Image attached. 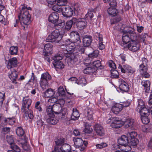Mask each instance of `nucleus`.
<instances>
[{
  "label": "nucleus",
  "mask_w": 152,
  "mask_h": 152,
  "mask_svg": "<svg viewBox=\"0 0 152 152\" xmlns=\"http://www.w3.org/2000/svg\"><path fill=\"white\" fill-rule=\"evenodd\" d=\"M79 44L77 42L71 41L69 39L66 40L61 46V48L63 49L62 55L71 60L73 59L74 58V52L79 47Z\"/></svg>",
  "instance_id": "1"
},
{
  "label": "nucleus",
  "mask_w": 152,
  "mask_h": 152,
  "mask_svg": "<svg viewBox=\"0 0 152 152\" xmlns=\"http://www.w3.org/2000/svg\"><path fill=\"white\" fill-rule=\"evenodd\" d=\"M46 113L48 118L47 119V122L49 124L53 125L56 124L58 120L55 117L54 113L58 115L60 119L64 118L66 113V109H63L60 112L59 110H53L52 106H48L46 108Z\"/></svg>",
  "instance_id": "2"
},
{
  "label": "nucleus",
  "mask_w": 152,
  "mask_h": 152,
  "mask_svg": "<svg viewBox=\"0 0 152 152\" xmlns=\"http://www.w3.org/2000/svg\"><path fill=\"white\" fill-rule=\"evenodd\" d=\"M20 8L21 10L18 16V18L21 25L25 29V28L27 27L31 22V15L29 13L28 10H31V8L30 7H27L26 5H21Z\"/></svg>",
  "instance_id": "3"
},
{
  "label": "nucleus",
  "mask_w": 152,
  "mask_h": 152,
  "mask_svg": "<svg viewBox=\"0 0 152 152\" xmlns=\"http://www.w3.org/2000/svg\"><path fill=\"white\" fill-rule=\"evenodd\" d=\"M31 103V99L29 97H23L21 103V110L24 113V118L26 120L31 119L33 118L32 111L29 109Z\"/></svg>",
  "instance_id": "4"
},
{
  "label": "nucleus",
  "mask_w": 152,
  "mask_h": 152,
  "mask_svg": "<svg viewBox=\"0 0 152 152\" xmlns=\"http://www.w3.org/2000/svg\"><path fill=\"white\" fill-rule=\"evenodd\" d=\"M130 37L131 41L127 45L128 48L133 52L137 51L139 49L140 46L137 34L135 32H132L130 34Z\"/></svg>",
  "instance_id": "5"
},
{
  "label": "nucleus",
  "mask_w": 152,
  "mask_h": 152,
  "mask_svg": "<svg viewBox=\"0 0 152 152\" xmlns=\"http://www.w3.org/2000/svg\"><path fill=\"white\" fill-rule=\"evenodd\" d=\"M80 10L79 7L77 5L75 6L74 11L72 8L69 6L63 7L61 12L64 17L68 18L72 15H77Z\"/></svg>",
  "instance_id": "6"
},
{
  "label": "nucleus",
  "mask_w": 152,
  "mask_h": 152,
  "mask_svg": "<svg viewBox=\"0 0 152 152\" xmlns=\"http://www.w3.org/2000/svg\"><path fill=\"white\" fill-rule=\"evenodd\" d=\"M62 37L63 35L60 33L59 31L56 29L48 36L46 41L47 42H55L58 43L61 40Z\"/></svg>",
  "instance_id": "7"
},
{
  "label": "nucleus",
  "mask_w": 152,
  "mask_h": 152,
  "mask_svg": "<svg viewBox=\"0 0 152 152\" xmlns=\"http://www.w3.org/2000/svg\"><path fill=\"white\" fill-rule=\"evenodd\" d=\"M104 3H108L110 6L107 10L109 15L112 16L117 15L118 11L116 8L117 3L115 0H103Z\"/></svg>",
  "instance_id": "8"
},
{
  "label": "nucleus",
  "mask_w": 152,
  "mask_h": 152,
  "mask_svg": "<svg viewBox=\"0 0 152 152\" xmlns=\"http://www.w3.org/2000/svg\"><path fill=\"white\" fill-rule=\"evenodd\" d=\"M51 79V77L48 73L46 72L42 74L41 76L39 84L42 89H45L49 86L48 81Z\"/></svg>",
  "instance_id": "9"
},
{
  "label": "nucleus",
  "mask_w": 152,
  "mask_h": 152,
  "mask_svg": "<svg viewBox=\"0 0 152 152\" xmlns=\"http://www.w3.org/2000/svg\"><path fill=\"white\" fill-rule=\"evenodd\" d=\"M63 56L62 54H57L53 57L54 61L53 63L56 68L61 69L64 67V64L60 61L63 59Z\"/></svg>",
  "instance_id": "10"
},
{
  "label": "nucleus",
  "mask_w": 152,
  "mask_h": 152,
  "mask_svg": "<svg viewBox=\"0 0 152 152\" xmlns=\"http://www.w3.org/2000/svg\"><path fill=\"white\" fill-rule=\"evenodd\" d=\"M106 122L108 124L112 120V122L111 124V126L113 128H118L121 127L124 124L123 120L118 118H109Z\"/></svg>",
  "instance_id": "11"
},
{
  "label": "nucleus",
  "mask_w": 152,
  "mask_h": 152,
  "mask_svg": "<svg viewBox=\"0 0 152 152\" xmlns=\"http://www.w3.org/2000/svg\"><path fill=\"white\" fill-rule=\"evenodd\" d=\"M118 82L119 84V88L116 89L118 92L124 93L129 91V87L126 81L122 79H119Z\"/></svg>",
  "instance_id": "12"
},
{
  "label": "nucleus",
  "mask_w": 152,
  "mask_h": 152,
  "mask_svg": "<svg viewBox=\"0 0 152 152\" xmlns=\"http://www.w3.org/2000/svg\"><path fill=\"white\" fill-rule=\"evenodd\" d=\"M119 69H120L122 72L125 73H128L129 75H132L135 71V69L132 68L131 66L127 64H123L121 65H119L118 67Z\"/></svg>",
  "instance_id": "13"
},
{
  "label": "nucleus",
  "mask_w": 152,
  "mask_h": 152,
  "mask_svg": "<svg viewBox=\"0 0 152 152\" xmlns=\"http://www.w3.org/2000/svg\"><path fill=\"white\" fill-rule=\"evenodd\" d=\"M7 141L10 145L11 148L15 152H20L19 147L14 143L13 136L12 135H7L6 137Z\"/></svg>",
  "instance_id": "14"
},
{
  "label": "nucleus",
  "mask_w": 152,
  "mask_h": 152,
  "mask_svg": "<svg viewBox=\"0 0 152 152\" xmlns=\"http://www.w3.org/2000/svg\"><path fill=\"white\" fill-rule=\"evenodd\" d=\"M71 151V147L67 144H64L60 148L55 147L52 152H70Z\"/></svg>",
  "instance_id": "15"
},
{
  "label": "nucleus",
  "mask_w": 152,
  "mask_h": 152,
  "mask_svg": "<svg viewBox=\"0 0 152 152\" xmlns=\"http://www.w3.org/2000/svg\"><path fill=\"white\" fill-rule=\"evenodd\" d=\"M145 111L140 112L139 113L141 115V118L142 122L145 124H147L150 122V119L148 116L150 114L149 109H145Z\"/></svg>",
  "instance_id": "16"
},
{
  "label": "nucleus",
  "mask_w": 152,
  "mask_h": 152,
  "mask_svg": "<svg viewBox=\"0 0 152 152\" xmlns=\"http://www.w3.org/2000/svg\"><path fill=\"white\" fill-rule=\"evenodd\" d=\"M76 18H73L72 20H68L65 23L64 27L62 28V31H63L62 34H64L67 31H69L72 26V25L76 23Z\"/></svg>",
  "instance_id": "17"
},
{
  "label": "nucleus",
  "mask_w": 152,
  "mask_h": 152,
  "mask_svg": "<svg viewBox=\"0 0 152 152\" xmlns=\"http://www.w3.org/2000/svg\"><path fill=\"white\" fill-rule=\"evenodd\" d=\"M57 98L52 97L49 99L48 100V106H53V110H54L60 111L61 110V107H59V105H56V104H54L55 103L57 102Z\"/></svg>",
  "instance_id": "18"
},
{
  "label": "nucleus",
  "mask_w": 152,
  "mask_h": 152,
  "mask_svg": "<svg viewBox=\"0 0 152 152\" xmlns=\"http://www.w3.org/2000/svg\"><path fill=\"white\" fill-rule=\"evenodd\" d=\"M124 122V126L126 128H129L131 129H134V120L133 119L128 118L126 119L125 120H123Z\"/></svg>",
  "instance_id": "19"
},
{
  "label": "nucleus",
  "mask_w": 152,
  "mask_h": 152,
  "mask_svg": "<svg viewBox=\"0 0 152 152\" xmlns=\"http://www.w3.org/2000/svg\"><path fill=\"white\" fill-rule=\"evenodd\" d=\"M129 30L126 31L124 30L123 31V35L122 36V40L123 43L126 44L129 42H130L131 40L130 34L132 32H135L132 31V32L129 31Z\"/></svg>",
  "instance_id": "20"
},
{
  "label": "nucleus",
  "mask_w": 152,
  "mask_h": 152,
  "mask_svg": "<svg viewBox=\"0 0 152 152\" xmlns=\"http://www.w3.org/2000/svg\"><path fill=\"white\" fill-rule=\"evenodd\" d=\"M10 69L11 70L8 73V77L12 81V83L16 84L17 82L16 81V80L17 79L18 76L17 72L15 69Z\"/></svg>",
  "instance_id": "21"
},
{
  "label": "nucleus",
  "mask_w": 152,
  "mask_h": 152,
  "mask_svg": "<svg viewBox=\"0 0 152 152\" xmlns=\"http://www.w3.org/2000/svg\"><path fill=\"white\" fill-rule=\"evenodd\" d=\"M76 21L75 23L80 29L83 28L88 24L85 18H80L78 19L76 18Z\"/></svg>",
  "instance_id": "22"
},
{
  "label": "nucleus",
  "mask_w": 152,
  "mask_h": 152,
  "mask_svg": "<svg viewBox=\"0 0 152 152\" xmlns=\"http://www.w3.org/2000/svg\"><path fill=\"white\" fill-rule=\"evenodd\" d=\"M137 102H138L137 107V110L139 113L145 111V109H149L148 107H146L145 106L144 102L141 99H138Z\"/></svg>",
  "instance_id": "23"
},
{
  "label": "nucleus",
  "mask_w": 152,
  "mask_h": 152,
  "mask_svg": "<svg viewBox=\"0 0 152 152\" xmlns=\"http://www.w3.org/2000/svg\"><path fill=\"white\" fill-rule=\"evenodd\" d=\"M18 64V61L16 58L14 57L9 60L7 65L8 69H12V67H16Z\"/></svg>",
  "instance_id": "24"
},
{
  "label": "nucleus",
  "mask_w": 152,
  "mask_h": 152,
  "mask_svg": "<svg viewBox=\"0 0 152 152\" xmlns=\"http://www.w3.org/2000/svg\"><path fill=\"white\" fill-rule=\"evenodd\" d=\"M140 74L146 78H148L149 77V74L147 72V67L140 65L139 69Z\"/></svg>",
  "instance_id": "25"
},
{
  "label": "nucleus",
  "mask_w": 152,
  "mask_h": 152,
  "mask_svg": "<svg viewBox=\"0 0 152 152\" xmlns=\"http://www.w3.org/2000/svg\"><path fill=\"white\" fill-rule=\"evenodd\" d=\"M73 140L75 147L76 148H79L80 149V148L83 145V140L81 138L77 136L75 137Z\"/></svg>",
  "instance_id": "26"
},
{
  "label": "nucleus",
  "mask_w": 152,
  "mask_h": 152,
  "mask_svg": "<svg viewBox=\"0 0 152 152\" xmlns=\"http://www.w3.org/2000/svg\"><path fill=\"white\" fill-rule=\"evenodd\" d=\"M59 14L56 12L52 13L48 18V20L53 23L55 24L58 20Z\"/></svg>",
  "instance_id": "27"
},
{
  "label": "nucleus",
  "mask_w": 152,
  "mask_h": 152,
  "mask_svg": "<svg viewBox=\"0 0 152 152\" xmlns=\"http://www.w3.org/2000/svg\"><path fill=\"white\" fill-rule=\"evenodd\" d=\"M94 129L97 134L100 136H103L104 135V130L100 124H96L94 126Z\"/></svg>",
  "instance_id": "28"
},
{
  "label": "nucleus",
  "mask_w": 152,
  "mask_h": 152,
  "mask_svg": "<svg viewBox=\"0 0 152 152\" xmlns=\"http://www.w3.org/2000/svg\"><path fill=\"white\" fill-rule=\"evenodd\" d=\"M118 143L122 145H126L129 143L128 137L124 135H122L120 138L118 139Z\"/></svg>",
  "instance_id": "29"
},
{
  "label": "nucleus",
  "mask_w": 152,
  "mask_h": 152,
  "mask_svg": "<svg viewBox=\"0 0 152 152\" xmlns=\"http://www.w3.org/2000/svg\"><path fill=\"white\" fill-rule=\"evenodd\" d=\"M96 36L97 38V39L99 40V48L100 50H103L105 47V45L103 44L102 36L99 33H96Z\"/></svg>",
  "instance_id": "30"
},
{
  "label": "nucleus",
  "mask_w": 152,
  "mask_h": 152,
  "mask_svg": "<svg viewBox=\"0 0 152 152\" xmlns=\"http://www.w3.org/2000/svg\"><path fill=\"white\" fill-rule=\"evenodd\" d=\"M69 36L74 41H77V43H78L80 42L79 34L77 31H72L70 33Z\"/></svg>",
  "instance_id": "31"
},
{
  "label": "nucleus",
  "mask_w": 152,
  "mask_h": 152,
  "mask_svg": "<svg viewBox=\"0 0 152 152\" xmlns=\"http://www.w3.org/2000/svg\"><path fill=\"white\" fill-rule=\"evenodd\" d=\"M53 47V45L51 43H48L46 44L44 46L43 53L45 54H50L51 53Z\"/></svg>",
  "instance_id": "32"
},
{
  "label": "nucleus",
  "mask_w": 152,
  "mask_h": 152,
  "mask_svg": "<svg viewBox=\"0 0 152 152\" xmlns=\"http://www.w3.org/2000/svg\"><path fill=\"white\" fill-rule=\"evenodd\" d=\"M122 104L116 103L113 106L112 111L115 114H117L121 111L122 109Z\"/></svg>",
  "instance_id": "33"
},
{
  "label": "nucleus",
  "mask_w": 152,
  "mask_h": 152,
  "mask_svg": "<svg viewBox=\"0 0 152 152\" xmlns=\"http://www.w3.org/2000/svg\"><path fill=\"white\" fill-rule=\"evenodd\" d=\"M83 45L84 47L89 46L92 42L91 37H85L83 40Z\"/></svg>",
  "instance_id": "34"
},
{
  "label": "nucleus",
  "mask_w": 152,
  "mask_h": 152,
  "mask_svg": "<svg viewBox=\"0 0 152 152\" xmlns=\"http://www.w3.org/2000/svg\"><path fill=\"white\" fill-rule=\"evenodd\" d=\"M96 70L95 67H87L84 69L83 70V72L84 73L86 74H90L91 73H96Z\"/></svg>",
  "instance_id": "35"
},
{
  "label": "nucleus",
  "mask_w": 152,
  "mask_h": 152,
  "mask_svg": "<svg viewBox=\"0 0 152 152\" xmlns=\"http://www.w3.org/2000/svg\"><path fill=\"white\" fill-rule=\"evenodd\" d=\"M65 25V22L64 20H58L54 25L56 29L63 28Z\"/></svg>",
  "instance_id": "36"
},
{
  "label": "nucleus",
  "mask_w": 152,
  "mask_h": 152,
  "mask_svg": "<svg viewBox=\"0 0 152 152\" xmlns=\"http://www.w3.org/2000/svg\"><path fill=\"white\" fill-rule=\"evenodd\" d=\"M80 115L77 109L76 108H73L72 114L71 116V119L73 120H76L79 117Z\"/></svg>",
  "instance_id": "37"
},
{
  "label": "nucleus",
  "mask_w": 152,
  "mask_h": 152,
  "mask_svg": "<svg viewBox=\"0 0 152 152\" xmlns=\"http://www.w3.org/2000/svg\"><path fill=\"white\" fill-rule=\"evenodd\" d=\"M141 84L144 87L145 89L146 92H148L150 90V82L148 80H143L142 81Z\"/></svg>",
  "instance_id": "38"
},
{
  "label": "nucleus",
  "mask_w": 152,
  "mask_h": 152,
  "mask_svg": "<svg viewBox=\"0 0 152 152\" xmlns=\"http://www.w3.org/2000/svg\"><path fill=\"white\" fill-rule=\"evenodd\" d=\"M84 125L85 128L83 130V131L85 133L90 134L93 131L91 127V126L88 123H85Z\"/></svg>",
  "instance_id": "39"
},
{
  "label": "nucleus",
  "mask_w": 152,
  "mask_h": 152,
  "mask_svg": "<svg viewBox=\"0 0 152 152\" xmlns=\"http://www.w3.org/2000/svg\"><path fill=\"white\" fill-rule=\"evenodd\" d=\"M54 94V91L51 88H49L45 92L44 96L46 97H50L53 96Z\"/></svg>",
  "instance_id": "40"
},
{
  "label": "nucleus",
  "mask_w": 152,
  "mask_h": 152,
  "mask_svg": "<svg viewBox=\"0 0 152 152\" xmlns=\"http://www.w3.org/2000/svg\"><path fill=\"white\" fill-rule=\"evenodd\" d=\"M64 98H60V97H57V103H56V105H59V107H61V110L60 111V112H61V110L63 109L64 108H62V107L64 104L65 101L64 99ZM66 109V108H65ZM67 110V109L66 108ZM67 112V110H66V112Z\"/></svg>",
  "instance_id": "41"
},
{
  "label": "nucleus",
  "mask_w": 152,
  "mask_h": 152,
  "mask_svg": "<svg viewBox=\"0 0 152 152\" xmlns=\"http://www.w3.org/2000/svg\"><path fill=\"white\" fill-rule=\"evenodd\" d=\"M42 105L40 101L36 102L35 105L34 110L40 113L42 111V109L41 107Z\"/></svg>",
  "instance_id": "42"
},
{
  "label": "nucleus",
  "mask_w": 152,
  "mask_h": 152,
  "mask_svg": "<svg viewBox=\"0 0 152 152\" xmlns=\"http://www.w3.org/2000/svg\"><path fill=\"white\" fill-rule=\"evenodd\" d=\"M94 15L93 11H88L87 14L85 16V18L87 20H88L90 24H91V18H93Z\"/></svg>",
  "instance_id": "43"
},
{
  "label": "nucleus",
  "mask_w": 152,
  "mask_h": 152,
  "mask_svg": "<svg viewBox=\"0 0 152 152\" xmlns=\"http://www.w3.org/2000/svg\"><path fill=\"white\" fill-rule=\"evenodd\" d=\"M86 80L84 76H81L79 77L78 80V85H80L83 86L86 84Z\"/></svg>",
  "instance_id": "44"
},
{
  "label": "nucleus",
  "mask_w": 152,
  "mask_h": 152,
  "mask_svg": "<svg viewBox=\"0 0 152 152\" xmlns=\"http://www.w3.org/2000/svg\"><path fill=\"white\" fill-rule=\"evenodd\" d=\"M94 113L92 109L90 107L87 109V118L89 121H91L93 119V115Z\"/></svg>",
  "instance_id": "45"
},
{
  "label": "nucleus",
  "mask_w": 152,
  "mask_h": 152,
  "mask_svg": "<svg viewBox=\"0 0 152 152\" xmlns=\"http://www.w3.org/2000/svg\"><path fill=\"white\" fill-rule=\"evenodd\" d=\"M18 47L17 46H12L10 48V53L12 55H16L18 50Z\"/></svg>",
  "instance_id": "46"
},
{
  "label": "nucleus",
  "mask_w": 152,
  "mask_h": 152,
  "mask_svg": "<svg viewBox=\"0 0 152 152\" xmlns=\"http://www.w3.org/2000/svg\"><path fill=\"white\" fill-rule=\"evenodd\" d=\"M57 94L59 96L61 97L62 98L65 97V92L64 89L62 87H60L59 88L58 90Z\"/></svg>",
  "instance_id": "47"
},
{
  "label": "nucleus",
  "mask_w": 152,
  "mask_h": 152,
  "mask_svg": "<svg viewBox=\"0 0 152 152\" xmlns=\"http://www.w3.org/2000/svg\"><path fill=\"white\" fill-rule=\"evenodd\" d=\"M15 118H7L4 119V121L6 124L12 125L15 123Z\"/></svg>",
  "instance_id": "48"
},
{
  "label": "nucleus",
  "mask_w": 152,
  "mask_h": 152,
  "mask_svg": "<svg viewBox=\"0 0 152 152\" xmlns=\"http://www.w3.org/2000/svg\"><path fill=\"white\" fill-rule=\"evenodd\" d=\"M124 149L116 151L115 152H127L131 150L132 148L130 146L127 144L124 145Z\"/></svg>",
  "instance_id": "49"
},
{
  "label": "nucleus",
  "mask_w": 152,
  "mask_h": 152,
  "mask_svg": "<svg viewBox=\"0 0 152 152\" xmlns=\"http://www.w3.org/2000/svg\"><path fill=\"white\" fill-rule=\"evenodd\" d=\"M92 67H95L96 69V72H97L99 71L98 68L101 66V61L99 60H98L94 61L92 63Z\"/></svg>",
  "instance_id": "50"
},
{
  "label": "nucleus",
  "mask_w": 152,
  "mask_h": 152,
  "mask_svg": "<svg viewBox=\"0 0 152 152\" xmlns=\"http://www.w3.org/2000/svg\"><path fill=\"white\" fill-rule=\"evenodd\" d=\"M111 76L113 78H117L119 75V73L116 69H111Z\"/></svg>",
  "instance_id": "51"
},
{
  "label": "nucleus",
  "mask_w": 152,
  "mask_h": 152,
  "mask_svg": "<svg viewBox=\"0 0 152 152\" xmlns=\"http://www.w3.org/2000/svg\"><path fill=\"white\" fill-rule=\"evenodd\" d=\"M61 7L59 5H58V4L56 3V4L54 5L53 6L52 9L55 11L60 13L62 12L63 9V7Z\"/></svg>",
  "instance_id": "52"
},
{
  "label": "nucleus",
  "mask_w": 152,
  "mask_h": 152,
  "mask_svg": "<svg viewBox=\"0 0 152 152\" xmlns=\"http://www.w3.org/2000/svg\"><path fill=\"white\" fill-rule=\"evenodd\" d=\"M24 133V131L21 127H18L16 130V134L18 136H23Z\"/></svg>",
  "instance_id": "53"
},
{
  "label": "nucleus",
  "mask_w": 152,
  "mask_h": 152,
  "mask_svg": "<svg viewBox=\"0 0 152 152\" xmlns=\"http://www.w3.org/2000/svg\"><path fill=\"white\" fill-rule=\"evenodd\" d=\"M129 142L132 145L136 146L138 143V140L137 138L130 139Z\"/></svg>",
  "instance_id": "54"
},
{
  "label": "nucleus",
  "mask_w": 152,
  "mask_h": 152,
  "mask_svg": "<svg viewBox=\"0 0 152 152\" xmlns=\"http://www.w3.org/2000/svg\"><path fill=\"white\" fill-rule=\"evenodd\" d=\"M65 139L63 138H60L57 139L55 141V142L57 145H64V144Z\"/></svg>",
  "instance_id": "55"
},
{
  "label": "nucleus",
  "mask_w": 152,
  "mask_h": 152,
  "mask_svg": "<svg viewBox=\"0 0 152 152\" xmlns=\"http://www.w3.org/2000/svg\"><path fill=\"white\" fill-rule=\"evenodd\" d=\"M96 146L97 148L101 149L107 147V144L105 142H102L100 144H97Z\"/></svg>",
  "instance_id": "56"
},
{
  "label": "nucleus",
  "mask_w": 152,
  "mask_h": 152,
  "mask_svg": "<svg viewBox=\"0 0 152 152\" xmlns=\"http://www.w3.org/2000/svg\"><path fill=\"white\" fill-rule=\"evenodd\" d=\"M151 129V127H149L148 125H144L142 126V131L144 132H149Z\"/></svg>",
  "instance_id": "57"
},
{
  "label": "nucleus",
  "mask_w": 152,
  "mask_h": 152,
  "mask_svg": "<svg viewBox=\"0 0 152 152\" xmlns=\"http://www.w3.org/2000/svg\"><path fill=\"white\" fill-rule=\"evenodd\" d=\"M58 5L62 6H64L67 3V0H56V1Z\"/></svg>",
  "instance_id": "58"
},
{
  "label": "nucleus",
  "mask_w": 152,
  "mask_h": 152,
  "mask_svg": "<svg viewBox=\"0 0 152 152\" xmlns=\"http://www.w3.org/2000/svg\"><path fill=\"white\" fill-rule=\"evenodd\" d=\"M128 135L130 137V139H132L137 138V132L135 131H132L131 132H129Z\"/></svg>",
  "instance_id": "59"
},
{
  "label": "nucleus",
  "mask_w": 152,
  "mask_h": 152,
  "mask_svg": "<svg viewBox=\"0 0 152 152\" xmlns=\"http://www.w3.org/2000/svg\"><path fill=\"white\" fill-rule=\"evenodd\" d=\"M99 53V51L98 50H95L92 53L88 54V56L90 57H95L97 56Z\"/></svg>",
  "instance_id": "60"
},
{
  "label": "nucleus",
  "mask_w": 152,
  "mask_h": 152,
  "mask_svg": "<svg viewBox=\"0 0 152 152\" xmlns=\"http://www.w3.org/2000/svg\"><path fill=\"white\" fill-rule=\"evenodd\" d=\"M69 81L72 82V83L77 84L78 85V80L75 77H72L69 80Z\"/></svg>",
  "instance_id": "61"
},
{
  "label": "nucleus",
  "mask_w": 152,
  "mask_h": 152,
  "mask_svg": "<svg viewBox=\"0 0 152 152\" xmlns=\"http://www.w3.org/2000/svg\"><path fill=\"white\" fill-rule=\"evenodd\" d=\"M108 64L109 67L111 68V69H116V65L112 60H110Z\"/></svg>",
  "instance_id": "62"
},
{
  "label": "nucleus",
  "mask_w": 152,
  "mask_h": 152,
  "mask_svg": "<svg viewBox=\"0 0 152 152\" xmlns=\"http://www.w3.org/2000/svg\"><path fill=\"white\" fill-rule=\"evenodd\" d=\"M5 97V93L3 91L0 92V102L2 104L3 103V101L4 100Z\"/></svg>",
  "instance_id": "63"
},
{
  "label": "nucleus",
  "mask_w": 152,
  "mask_h": 152,
  "mask_svg": "<svg viewBox=\"0 0 152 152\" xmlns=\"http://www.w3.org/2000/svg\"><path fill=\"white\" fill-rule=\"evenodd\" d=\"M147 62L148 60L146 58H142V63L140 65L147 67Z\"/></svg>",
  "instance_id": "64"
}]
</instances>
